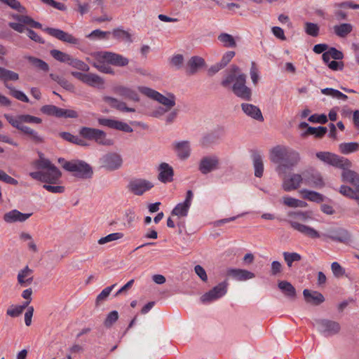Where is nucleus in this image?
Returning <instances> with one entry per match:
<instances>
[{"instance_id": "7ed1b4c3", "label": "nucleus", "mask_w": 359, "mask_h": 359, "mask_svg": "<svg viewBox=\"0 0 359 359\" xmlns=\"http://www.w3.org/2000/svg\"><path fill=\"white\" fill-rule=\"evenodd\" d=\"M62 168L67 171L72 172L74 177L81 179H90L93 175L92 167L83 161H65Z\"/></svg>"}, {"instance_id": "bf43d9fd", "label": "nucleus", "mask_w": 359, "mask_h": 359, "mask_svg": "<svg viewBox=\"0 0 359 359\" xmlns=\"http://www.w3.org/2000/svg\"><path fill=\"white\" fill-rule=\"evenodd\" d=\"M123 237V234L122 233H112L104 237H102L98 240V243L100 245H103L109 242H111L114 241H117Z\"/></svg>"}, {"instance_id": "a878e982", "label": "nucleus", "mask_w": 359, "mask_h": 359, "mask_svg": "<svg viewBox=\"0 0 359 359\" xmlns=\"http://www.w3.org/2000/svg\"><path fill=\"white\" fill-rule=\"evenodd\" d=\"M303 296L307 304H310L313 306H318L325 302L324 296L318 291L304 289L303 290Z\"/></svg>"}, {"instance_id": "69168bd1", "label": "nucleus", "mask_w": 359, "mask_h": 359, "mask_svg": "<svg viewBox=\"0 0 359 359\" xmlns=\"http://www.w3.org/2000/svg\"><path fill=\"white\" fill-rule=\"evenodd\" d=\"M305 32L311 36H317L319 34V27L316 23L306 22Z\"/></svg>"}, {"instance_id": "5fc2aeb1", "label": "nucleus", "mask_w": 359, "mask_h": 359, "mask_svg": "<svg viewBox=\"0 0 359 359\" xmlns=\"http://www.w3.org/2000/svg\"><path fill=\"white\" fill-rule=\"evenodd\" d=\"M116 286V284H114L111 286L105 287L97 297L95 300V305L98 306L102 302L105 301L108 297L109 296L111 290Z\"/></svg>"}, {"instance_id": "f3484780", "label": "nucleus", "mask_w": 359, "mask_h": 359, "mask_svg": "<svg viewBox=\"0 0 359 359\" xmlns=\"http://www.w3.org/2000/svg\"><path fill=\"white\" fill-rule=\"evenodd\" d=\"M228 283L223 281L204 294L201 299L203 302H211L224 296L227 292Z\"/></svg>"}, {"instance_id": "13d9d810", "label": "nucleus", "mask_w": 359, "mask_h": 359, "mask_svg": "<svg viewBox=\"0 0 359 359\" xmlns=\"http://www.w3.org/2000/svg\"><path fill=\"white\" fill-rule=\"evenodd\" d=\"M359 191V188L352 189L346 185H341L339 188V192L342 195L347 196L351 198L355 199L357 193Z\"/></svg>"}, {"instance_id": "a19ab883", "label": "nucleus", "mask_w": 359, "mask_h": 359, "mask_svg": "<svg viewBox=\"0 0 359 359\" xmlns=\"http://www.w3.org/2000/svg\"><path fill=\"white\" fill-rule=\"evenodd\" d=\"M219 140V136L216 133L212 132L205 135L201 140V144L203 147H210L216 144Z\"/></svg>"}, {"instance_id": "6e6d98bb", "label": "nucleus", "mask_w": 359, "mask_h": 359, "mask_svg": "<svg viewBox=\"0 0 359 359\" xmlns=\"http://www.w3.org/2000/svg\"><path fill=\"white\" fill-rule=\"evenodd\" d=\"M288 216L293 219H297L302 222H306L311 219V215L307 212L296 211L290 212Z\"/></svg>"}, {"instance_id": "9d476101", "label": "nucleus", "mask_w": 359, "mask_h": 359, "mask_svg": "<svg viewBox=\"0 0 359 359\" xmlns=\"http://www.w3.org/2000/svg\"><path fill=\"white\" fill-rule=\"evenodd\" d=\"M316 323L318 325V330L325 336L336 335L341 331L340 324L334 320L320 319L316 320Z\"/></svg>"}, {"instance_id": "f03ea898", "label": "nucleus", "mask_w": 359, "mask_h": 359, "mask_svg": "<svg viewBox=\"0 0 359 359\" xmlns=\"http://www.w3.org/2000/svg\"><path fill=\"white\" fill-rule=\"evenodd\" d=\"M4 116L13 127L27 135L33 143L39 144L44 142V138L38 132L25 125V123L40 124L42 122L41 118L29 114H21L16 117L5 114Z\"/></svg>"}, {"instance_id": "f257e3e1", "label": "nucleus", "mask_w": 359, "mask_h": 359, "mask_svg": "<svg viewBox=\"0 0 359 359\" xmlns=\"http://www.w3.org/2000/svg\"><path fill=\"white\" fill-rule=\"evenodd\" d=\"M270 160L278 164L276 171L279 174H285L287 170L292 169L299 163L301 157L298 151L285 146L278 145L271 150Z\"/></svg>"}, {"instance_id": "864d4df0", "label": "nucleus", "mask_w": 359, "mask_h": 359, "mask_svg": "<svg viewBox=\"0 0 359 359\" xmlns=\"http://www.w3.org/2000/svg\"><path fill=\"white\" fill-rule=\"evenodd\" d=\"M41 111L49 116H55L60 117V114L62 111V108H59L55 105L47 104L41 108Z\"/></svg>"}, {"instance_id": "de8ad7c7", "label": "nucleus", "mask_w": 359, "mask_h": 359, "mask_svg": "<svg viewBox=\"0 0 359 359\" xmlns=\"http://www.w3.org/2000/svg\"><path fill=\"white\" fill-rule=\"evenodd\" d=\"M94 141L98 144L103 146H111L114 144L113 140L107 138V134L101 130H99Z\"/></svg>"}, {"instance_id": "603ef678", "label": "nucleus", "mask_w": 359, "mask_h": 359, "mask_svg": "<svg viewBox=\"0 0 359 359\" xmlns=\"http://www.w3.org/2000/svg\"><path fill=\"white\" fill-rule=\"evenodd\" d=\"M283 255L288 267H291L294 262H299L302 259L301 255L297 252H284Z\"/></svg>"}, {"instance_id": "b1692460", "label": "nucleus", "mask_w": 359, "mask_h": 359, "mask_svg": "<svg viewBox=\"0 0 359 359\" xmlns=\"http://www.w3.org/2000/svg\"><path fill=\"white\" fill-rule=\"evenodd\" d=\"M98 123L100 125L107 126L110 128H114L126 133H131L133 131V128L129 125L118 121L109 118H99Z\"/></svg>"}, {"instance_id": "e433bc0d", "label": "nucleus", "mask_w": 359, "mask_h": 359, "mask_svg": "<svg viewBox=\"0 0 359 359\" xmlns=\"http://www.w3.org/2000/svg\"><path fill=\"white\" fill-rule=\"evenodd\" d=\"M24 58L27 60L29 64H31L34 68L38 70L43 71L44 72H47L49 71V65L47 62L42 60L41 59L30 56V55H25Z\"/></svg>"}, {"instance_id": "473e14b6", "label": "nucleus", "mask_w": 359, "mask_h": 359, "mask_svg": "<svg viewBox=\"0 0 359 359\" xmlns=\"http://www.w3.org/2000/svg\"><path fill=\"white\" fill-rule=\"evenodd\" d=\"M226 275L240 281L252 279L255 277L253 273L240 269H229L226 271Z\"/></svg>"}, {"instance_id": "79ce46f5", "label": "nucleus", "mask_w": 359, "mask_h": 359, "mask_svg": "<svg viewBox=\"0 0 359 359\" xmlns=\"http://www.w3.org/2000/svg\"><path fill=\"white\" fill-rule=\"evenodd\" d=\"M111 34L113 37L117 40L123 41L127 43H131L133 41L130 34L122 29H114Z\"/></svg>"}, {"instance_id": "20e7f679", "label": "nucleus", "mask_w": 359, "mask_h": 359, "mask_svg": "<svg viewBox=\"0 0 359 359\" xmlns=\"http://www.w3.org/2000/svg\"><path fill=\"white\" fill-rule=\"evenodd\" d=\"M138 90L141 93L163 104L165 109H162V113L169 111L175 105V96L172 93H168L167 96H165L150 88L144 86L138 87Z\"/></svg>"}, {"instance_id": "39448f33", "label": "nucleus", "mask_w": 359, "mask_h": 359, "mask_svg": "<svg viewBox=\"0 0 359 359\" xmlns=\"http://www.w3.org/2000/svg\"><path fill=\"white\" fill-rule=\"evenodd\" d=\"M50 55L57 61L67 64L73 68L83 72H88L90 68L83 61L73 57L69 54L57 49L50 51Z\"/></svg>"}, {"instance_id": "f704fd0d", "label": "nucleus", "mask_w": 359, "mask_h": 359, "mask_svg": "<svg viewBox=\"0 0 359 359\" xmlns=\"http://www.w3.org/2000/svg\"><path fill=\"white\" fill-rule=\"evenodd\" d=\"M278 287L286 297L292 299H294L296 298V289L290 282L286 280L279 281Z\"/></svg>"}, {"instance_id": "338daca9", "label": "nucleus", "mask_w": 359, "mask_h": 359, "mask_svg": "<svg viewBox=\"0 0 359 359\" xmlns=\"http://www.w3.org/2000/svg\"><path fill=\"white\" fill-rule=\"evenodd\" d=\"M110 32H104L100 29H95L87 35L90 39H107Z\"/></svg>"}, {"instance_id": "4c0bfd02", "label": "nucleus", "mask_w": 359, "mask_h": 359, "mask_svg": "<svg viewBox=\"0 0 359 359\" xmlns=\"http://www.w3.org/2000/svg\"><path fill=\"white\" fill-rule=\"evenodd\" d=\"M353 25L350 23H341L333 27L334 33L340 38H346L352 31Z\"/></svg>"}, {"instance_id": "3c124183", "label": "nucleus", "mask_w": 359, "mask_h": 359, "mask_svg": "<svg viewBox=\"0 0 359 359\" xmlns=\"http://www.w3.org/2000/svg\"><path fill=\"white\" fill-rule=\"evenodd\" d=\"M283 203L285 205L291 208H304L306 205V202L288 196H285L283 198Z\"/></svg>"}, {"instance_id": "5701e85b", "label": "nucleus", "mask_w": 359, "mask_h": 359, "mask_svg": "<svg viewBox=\"0 0 359 359\" xmlns=\"http://www.w3.org/2000/svg\"><path fill=\"white\" fill-rule=\"evenodd\" d=\"M205 65V62L203 58L199 56H192L187 61L184 68L187 74L194 75Z\"/></svg>"}, {"instance_id": "58836bf2", "label": "nucleus", "mask_w": 359, "mask_h": 359, "mask_svg": "<svg viewBox=\"0 0 359 359\" xmlns=\"http://www.w3.org/2000/svg\"><path fill=\"white\" fill-rule=\"evenodd\" d=\"M253 167L255 169V175L257 177H261L264 173V162L262 156L255 153L252 155Z\"/></svg>"}, {"instance_id": "1a4fd4ad", "label": "nucleus", "mask_w": 359, "mask_h": 359, "mask_svg": "<svg viewBox=\"0 0 359 359\" xmlns=\"http://www.w3.org/2000/svg\"><path fill=\"white\" fill-rule=\"evenodd\" d=\"M127 187L129 191L133 194L136 196H142L146 191L152 189L154 187V184L150 181L139 178L131 180Z\"/></svg>"}, {"instance_id": "c756f323", "label": "nucleus", "mask_w": 359, "mask_h": 359, "mask_svg": "<svg viewBox=\"0 0 359 359\" xmlns=\"http://www.w3.org/2000/svg\"><path fill=\"white\" fill-rule=\"evenodd\" d=\"M172 146L177 156L180 159H187L190 156L191 148L189 141L177 142H175Z\"/></svg>"}, {"instance_id": "ea45409f", "label": "nucleus", "mask_w": 359, "mask_h": 359, "mask_svg": "<svg viewBox=\"0 0 359 359\" xmlns=\"http://www.w3.org/2000/svg\"><path fill=\"white\" fill-rule=\"evenodd\" d=\"M116 93L127 99H129L133 101L137 102L139 101V95L137 93L130 88H125V87H119L116 88Z\"/></svg>"}, {"instance_id": "a211bd4d", "label": "nucleus", "mask_w": 359, "mask_h": 359, "mask_svg": "<svg viewBox=\"0 0 359 359\" xmlns=\"http://www.w3.org/2000/svg\"><path fill=\"white\" fill-rule=\"evenodd\" d=\"M194 194L191 190L187 191L186 198L183 203H178L171 212V215L178 217H184L188 215L189 208Z\"/></svg>"}, {"instance_id": "37998d69", "label": "nucleus", "mask_w": 359, "mask_h": 359, "mask_svg": "<svg viewBox=\"0 0 359 359\" xmlns=\"http://www.w3.org/2000/svg\"><path fill=\"white\" fill-rule=\"evenodd\" d=\"M301 192L304 198L311 201L320 203L324 201V196L316 191L303 189Z\"/></svg>"}, {"instance_id": "6e6552de", "label": "nucleus", "mask_w": 359, "mask_h": 359, "mask_svg": "<svg viewBox=\"0 0 359 359\" xmlns=\"http://www.w3.org/2000/svg\"><path fill=\"white\" fill-rule=\"evenodd\" d=\"M94 55L96 59L104 60L108 63L118 67H125L129 62L128 58L112 52H98Z\"/></svg>"}, {"instance_id": "4468645a", "label": "nucleus", "mask_w": 359, "mask_h": 359, "mask_svg": "<svg viewBox=\"0 0 359 359\" xmlns=\"http://www.w3.org/2000/svg\"><path fill=\"white\" fill-rule=\"evenodd\" d=\"M219 167V159L215 155L208 156L202 158L198 165V170L200 172L206 175L215 170H217Z\"/></svg>"}, {"instance_id": "052dcab7", "label": "nucleus", "mask_w": 359, "mask_h": 359, "mask_svg": "<svg viewBox=\"0 0 359 359\" xmlns=\"http://www.w3.org/2000/svg\"><path fill=\"white\" fill-rule=\"evenodd\" d=\"M2 3L6 4L11 8L18 11L19 13H25L26 8L21 5L18 0H0Z\"/></svg>"}, {"instance_id": "f8f14e48", "label": "nucleus", "mask_w": 359, "mask_h": 359, "mask_svg": "<svg viewBox=\"0 0 359 359\" xmlns=\"http://www.w3.org/2000/svg\"><path fill=\"white\" fill-rule=\"evenodd\" d=\"M246 76L239 75L236 81L232 86L233 93L243 100H250L251 98V90L246 86Z\"/></svg>"}, {"instance_id": "49530a36", "label": "nucleus", "mask_w": 359, "mask_h": 359, "mask_svg": "<svg viewBox=\"0 0 359 359\" xmlns=\"http://www.w3.org/2000/svg\"><path fill=\"white\" fill-rule=\"evenodd\" d=\"M99 131V129L88 128V127H82L79 130V134L86 139L90 140H94L96 137V135Z\"/></svg>"}, {"instance_id": "a18cd8bd", "label": "nucleus", "mask_w": 359, "mask_h": 359, "mask_svg": "<svg viewBox=\"0 0 359 359\" xmlns=\"http://www.w3.org/2000/svg\"><path fill=\"white\" fill-rule=\"evenodd\" d=\"M339 150L344 154H348L359 150V144L357 142L341 143L339 144Z\"/></svg>"}, {"instance_id": "c03bdc74", "label": "nucleus", "mask_w": 359, "mask_h": 359, "mask_svg": "<svg viewBox=\"0 0 359 359\" xmlns=\"http://www.w3.org/2000/svg\"><path fill=\"white\" fill-rule=\"evenodd\" d=\"M218 40L226 48H235L236 47V43L231 34L226 33L220 34L218 37Z\"/></svg>"}, {"instance_id": "4be33fe9", "label": "nucleus", "mask_w": 359, "mask_h": 359, "mask_svg": "<svg viewBox=\"0 0 359 359\" xmlns=\"http://www.w3.org/2000/svg\"><path fill=\"white\" fill-rule=\"evenodd\" d=\"M289 223L294 230L297 231L298 232L302 233L306 236H308L313 239L320 238V233L317 230L309 226L301 224L292 219L290 220Z\"/></svg>"}, {"instance_id": "680f3d73", "label": "nucleus", "mask_w": 359, "mask_h": 359, "mask_svg": "<svg viewBox=\"0 0 359 359\" xmlns=\"http://www.w3.org/2000/svg\"><path fill=\"white\" fill-rule=\"evenodd\" d=\"M118 319V313L116 311H112L108 313L104 321V325L106 327H111Z\"/></svg>"}, {"instance_id": "774afa93", "label": "nucleus", "mask_w": 359, "mask_h": 359, "mask_svg": "<svg viewBox=\"0 0 359 359\" xmlns=\"http://www.w3.org/2000/svg\"><path fill=\"white\" fill-rule=\"evenodd\" d=\"M184 57L181 54L175 55L170 59V65L177 69H180L182 67Z\"/></svg>"}, {"instance_id": "0e129e2a", "label": "nucleus", "mask_w": 359, "mask_h": 359, "mask_svg": "<svg viewBox=\"0 0 359 359\" xmlns=\"http://www.w3.org/2000/svg\"><path fill=\"white\" fill-rule=\"evenodd\" d=\"M327 133V128L319 126L318 128L315 127H308L306 130V134L313 135L317 137H322Z\"/></svg>"}, {"instance_id": "c85d7f7f", "label": "nucleus", "mask_w": 359, "mask_h": 359, "mask_svg": "<svg viewBox=\"0 0 359 359\" xmlns=\"http://www.w3.org/2000/svg\"><path fill=\"white\" fill-rule=\"evenodd\" d=\"M18 283L22 287L30 285L34 280L33 270L28 266L19 271L17 276Z\"/></svg>"}, {"instance_id": "cd10ccee", "label": "nucleus", "mask_w": 359, "mask_h": 359, "mask_svg": "<svg viewBox=\"0 0 359 359\" xmlns=\"http://www.w3.org/2000/svg\"><path fill=\"white\" fill-rule=\"evenodd\" d=\"M239 75H244L241 73L238 67L236 65L231 66V67L226 72L224 79L221 84L224 88H228L232 83H235Z\"/></svg>"}, {"instance_id": "ddd939ff", "label": "nucleus", "mask_w": 359, "mask_h": 359, "mask_svg": "<svg viewBox=\"0 0 359 359\" xmlns=\"http://www.w3.org/2000/svg\"><path fill=\"white\" fill-rule=\"evenodd\" d=\"M122 162L121 155L114 152L106 154L100 158L102 166L108 170L118 169L121 166Z\"/></svg>"}, {"instance_id": "0eeeda50", "label": "nucleus", "mask_w": 359, "mask_h": 359, "mask_svg": "<svg viewBox=\"0 0 359 359\" xmlns=\"http://www.w3.org/2000/svg\"><path fill=\"white\" fill-rule=\"evenodd\" d=\"M29 175L33 179L46 184H57L62 176L56 166L46 170L32 172Z\"/></svg>"}, {"instance_id": "c9c22d12", "label": "nucleus", "mask_w": 359, "mask_h": 359, "mask_svg": "<svg viewBox=\"0 0 359 359\" xmlns=\"http://www.w3.org/2000/svg\"><path fill=\"white\" fill-rule=\"evenodd\" d=\"M19 78L20 76L17 72L0 67V81L4 82L5 86L8 84V81H16Z\"/></svg>"}, {"instance_id": "6ab92c4d", "label": "nucleus", "mask_w": 359, "mask_h": 359, "mask_svg": "<svg viewBox=\"0 0 359 359\" xmlns=\"http://www.w3.org/2000/svg\"><path fill=\"white\" fill-rule=\"evenodd\" d=\"M44 31L51 36L65 43L76 45L79 42V40L72 34L65 32L60 29L46 27L44 29Z\"/></svg>"}, {"instance_id": "09e8293b", "label": "nucleus", "mask_w": 359, "mask_h": 359, "mask_svg": "<svg viewBox=\"0 0 359 359\" xmlns=\"http://www.w3.org/2000/svg\"><path fill=\"white\" fill-rule=\"evenodd\" d=\"M6 88L9 90L10 94L15 99L24 102H29V98L23 92L16 90L15 88L10 86L9 84H6Z\"/></svg>"}, {"instance_id": "8fccbe9b", "label": "nucleus", "mask_w": 359, "mask_h": 359, "mask_svg": "<svg viewBox=\"0 0 359 359\" xmlns=\"http://www.w3.org/2000/svg\"><path fill=\"white\" fill-rule=\"evenodd\" d=\"M60 137H62L64 140L76 144L77 145L84 146L86 145L85 141L80 138L78 136L73 135L72 134L67 133V132H63L60 134Z\"/></svg>"}, {"instance_id": "aec40b11", "label": "nucleus", "mask_w": 359, "mask_h": 359, "mask_svg": "<svg viewBox=\"0 0 359 359\" xmlns=\"http://www.w3.org/2000/svg\"><path fill=\"white\" fill-rule=\"evenodd\" d=\"M302 183H304L303 175L293 173L284 176L282 187L285 191H291L297 189Z\"/></svg>"}, {"instance_id": "bb28decb", "label": "nucleus", "mask_w": 359, "mask_h": 359, "mask_svg": "<svg viewBox=\"0 0 359 359\" xmlns=\"http://www.w3.org/2000/svg\"><path fill=\"white\" fill-rule=\"evenodd\" d=\"M174 171L167 163H161L158 167V180L163 183L170 182L173 180Z\"/></svg>"}, {"instance_id": "9b49d317", "label": "nucleus", "mask_w": 359, "mask_h": 359, "mask_svg": "<svg viewBox=\"0 0 359 359\" xmlns=\"http://www.w3.org/2000/svg\"><path fill=\"white\" fill-rule=\"evenodd\" d=\"M72 75L91 87L102 88L104 83L103 79L95 74L72 72Z\"/></svg>"}, {"instance_id": "2f4dec72", "label": "nucleus", "mask_w": 359, "mask_h": 359, "mask_svg": "<svg viewBox=\"0 0 359 359\" xmlns=\"http://www.w3.org/2000/svg\"><path fill=\"white\" fill-rule=\"evenodd\" d=\"M32 215V213H22L17 210H13L4 215V219L8 223L24 222L29 218Z\"/></svg>"}, {"instance_id": "7c9ffc66", "label": "nucleus", "mask_w": 359, "mask_h": 359, "mask_svg": "<svg viewBox=\"0 0 359 359\" xmlns=\"http://www.w3.org/2000/svg\"><path fill=\"white\" fill-rule=\"evenodd\" d=\"M243 111L248 116L259 121H263L264 117L261 110L255 105L248 103L241 104Z\"/></svg>"}, {"instance_id": "393cba45", "label": "nucleus", "mask_w": 359, "mask_h": 359, "mask_svg": "<svg viewBox=\"0 0 359 359\" xmlns=\"http://www.w3.org/2000/svg\"><path fill=\"white\" fill-rule=\"evenodd\" d=\"M351 166L340 168L343 171L341 172V180L344 182L351 184L355 189L359 188V174L354 170H350Z\"/></svg>"}, {"instance_id": "4d7b16f0", "label": "nucleus", "mask_w": 359, "mask_h": 359, "mask_svg": "<svg viewBox=\"0 0 359 359\" xmlns=\"http://www.w3.org/2000/svg\"><path fill=\"white\" fill-rule=\"evenodd\" d=\"M97 62H93L91 64L98 71H100V72H102V73H105V74H113L114 73L112 68L110 66L101 62L100 61L101 60H98V59H97Z\"/></svg>"}, {"instance_id": "e2e57ef3", "label": "nucleus", "mask_w": 359, "mask_h": 359, "mask_svg": "<svg viewBox=\"0 0 359 359\" xmlns=\"http://www.w3.org/2000/svg\"><path fill=\"white\" fill-rule=\"evenodd\" d=\"M331 270L334 276L337 278H341L345 275V269L337 262L331 264Z\"/></svg>"}, {"instance_id": "423d86ee", "label": "nucleus", "mask_w": 359, "mask_h": 359, "mask_svg": "<svg viewBox=\"0 0 359 359\" xmlns=\"http://www.w3.org/2000/svg\"><path fill=\"white\" fill-rule=\"evenodd\" d=\"M316 156L320 161L325 163L338 168L352 166V163L348 159L331 152L319 151L316 153Z\"/></svg>"}, {"instance_id": "412c9836", "label": "nucleus", "mask_w": 359, "mask_h": 359, "mask_svg": "<svg viewBox=\"0 0 359 359\" xmlns=\"http://www.w3.org/2000/svg\"><path fill=\"white\" fill-rule=\"evenodd\" d=\"M289 223L294 230L297 231L298 232L302 233L306 236H308L313 239L320 238V233L317 230L309 226L301 224L292 219L290 220Z\"/></svg>"}, {"instance_id": "2eb2a0df", "label": "nucleus", "mask_w": 359, "mask_h": 359, "mask_svg": "<svg viewBox=\"0 0 359 359\" xmlns=\"http://www.w3.org/2000/svg\"><path fill=\"white\" fill-rule=\"evenodd\" d=\"M323 236L330 238L332 241L344 243H348L351 238V233L343 228L328 229L323 234Z\"/></svg>"}, {"instance_id": "72a5a7b5", "label": "nucleus", "mask_w": 359, "mask_h": 359, "mask_svg": "<svg viewBox=\"0 0 359 359\" xmlns=\"http://www.w3.org/2000/svg\"><path fill=\"white\" fill-rule=\"evenodd\" d=\"M104 101L108 103L111 107H114L119 111L126 112H134L135 110L134 108L126 107L125 102H121L116 98L105 96L103 98Z\"/></svg>"}, {"instance_id": "dca6fc26", "label": "nucleus", "mask_w": 359, "mask_h": 359, "mask_svg": "<svg viewBox=\"0 0 359 359\" xmlns=\"http://www.w3.org/2000/svg\"><path fill=\"white\" fill-rule=\"evenodd\" d=\"M303 180L306 185L313 188H322L325 186L321 174L313 170L303 172Z\"/></svg>"}]
</instances>
